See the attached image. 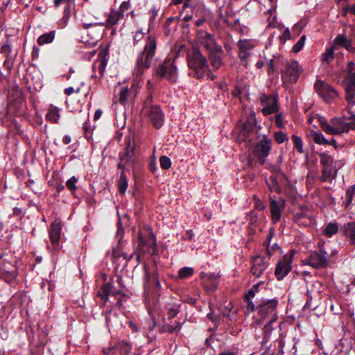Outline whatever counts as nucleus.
Here are the masks:
<instances>
[{
    "instance_id": "obj_24",
    "label": "nucleus",
    "mask_w": 355,
    "mask_h": 355,
    "mask_svg": "<svg viewBox=\"0 0 355 355\" xmlns=\"http://www.w3.org/2000/svg\"><path fill=\"white\" fill-rule=\"evenodd\" d=\"M99 37V31H94L93 30H91V31H87L83 33L81 36V40L82 42L85 44H87L90 46H94L97 44Z\"/></svg>"
},
{
    "instance_id": "obj_5",
    "label": "nucleus",
    "mask_w": 355,
    "mask_h": 355,
    "mask_svg": "<svg viewBox=\"0 0 355 355\" xmlns=\"http://www.w3.org/2000/svg\"><path fill=\"white\" fill-rule=\"evenodd\" d=\"M278 302L276 300H268L259 304L257 309L260 320L264 321L266 318L269 320V324H273L277 318V306Z\"/></svg>"
},
{
    "instance_id": "obj_55",
    "label": "nucleus",
    "mask_w": 355,
    "mask_h": 355,
    "mask_svg": "<svg viewBox=\"0 0 355 355\" xmlns=\"http://www.w3.org/2000/svg\"><path fill=\"white\" fill-rule=\"evenodd\" d=\"M179 310L178 308L175 306H172L171 307L168 308V318L170 319L174 318L177 314L178 313Z\"/></svg>"
},
{
    "instance_id": "obj_52",
    "label": "nucleus",
    "mask_w": 355,
    "mask_h": 355,
    "mask_svg": "<svg viewBox=\"0 0 355 355\" xmlns=\"http://www.w3.org/2000/svg\"><path fill=\"white\" fill-rule=\"evenodd\" d=\"M275 139L278 144H282L286 139V135L282 132H277L275 133Z\"/></svg>"
},
{
    "instance_id": "obj_44",
    "label": "nucleus",
    "mask_w": 355,
    "mask_h": 355,
    "mask_svg": "<svg viewBox=\"0 0 355 355\" xmlns=\"http://www.w3.org/2000/svg\"><path fill=\"white\" fill-rule=\"evenodd\" d=\"M291 139H292V141H293L294 146H295V148L297 149V150L299 153H302L304 152V150H303V144H302V141L301 138L293 135H292Z\"/></svg>"
},
{
    "instance_id": "obj_15",
    "label": "nucleus",
    "mask_w": 355,
    "mask_h": 355,
    "mask_svg": "<svg viewBox=\"0 0 355 355\" xmlns=\"http://www.w3.org/2000/svg\"><path fill=\"white\" fill-rule=\"evenodd\" d=\"M293 256V253L284 255L277 264L275 274L278 279H282L291 271Z\"/></svg>"
},
{
    "instance_id": "obj_8",
    "label": "nucleus",
    "mask_w": 355,
    "mask_h": 355,
    "mask_svg": "<svg viewBox=\"0 0 355 355\" xmlns=\"http://www.w3.org/2000/svg\"><path fill=\"white\" fill-rule=\"evenodd\" d=\"M320 163L322 165L321 180L323 182L331 180L336 176V170L333 168V157L326 153H321Z\"/></svg>"
},
{
    "instance_id": "obj_41",
    "label": "nucleus",
    "mask_w": 355,
    "mask_h": 355,
    "mask_svg": "<svg viewBox=\"0 0 355 355\" xmlns=\"http://www.w3.org/2000/svg\"><path fill=\"white\" fill-rule=\"evenodd\" d=\"M237 46L239 50L248 51L252 49L254 47V43L249 40H241L238 42Z\"/></svg>"
},
{
    "instance_id": "obj_47",
    "label": "nucleus",
    "mask_w": 355,
    "mask_h": 355,
    "mask_svg": "<svg viewBox=\"0 0 355 355\" xmlns=\"http://www.w3.org/2000/svg\"><path fill=\"white\" fill-rule=\"evenodd\" d=\"M250 53L248 51L239 50V57L242 61V64L244 67H247L248 65V58L250 57Z\"/></svg>"
},
{
    "instance_id": "obj_14",
    "label": "nucleus",
    "mask_w": 355,
    "mask_h": 355,
    "mask_svg": "<svg viewBox=\"0 0 355 355\" xmlns=\"http://www.w3.org/2000/svg\"><path fill=\"white\" fill-rule=\"evenodd\" d=\"M260 101L263 106L262 113L264 115H269L278 111L277 96L274 95L268 96L263 94H261Z\"/></svg>"
},
{
    "instance_id": "obj_34",
    "label": "nucleus",
    "mask_w": 355,
    "mask_h": 355,
    "mask_svg": "<svg viewBox=\"0 0 355 355\" xmlns=\"http://www.w3.org/2000/svg\"><path fill=\"white\" fill-rule=\"evenodd\" d=\"M112 292V285L110 283L105 284L98 293V295L103 300V306H105L108 300V296Z\"/></svg>"
},
{
    "instance_id": "obj_25",
    "label": "nucleus",
    "mask_w": 355,
    "mask_h": 355,
    "mask_svg": "<svg viewBox=\"0 0 355 355\" xmlns=\"http://www.w3.org/2000/svg\"><path fill=\"white\" fill-rule=\"evenodd\" d=\"M338 46H342L348 51H353L352 42L347 40L345 35H338L334 40L333 47L336 49Z\"/></svg>"
},
{
    "instance_id": "obj_18",
    "label": "nucleus",
    "mask_w": 355,
    "mask_h": 355,
    "mask_svg": "<svg viewBox=\"0 0 355 355\" xmlns=\"http://www.w3.org/2000/svg\"><path fill=\"white\" fill-rule=\"evenodd\" d=\"M106 51L101 50L98 53V58L93 64V75L96 78L103 77L105 67L107 65Z\"/></svg>"
},
{
    "instance_id": "obj_57",
    "label": "nucleus",
    "mask_w": 355,
    "mask_h": 355,
    "mask_svg": "<svg viewBox=\"0 0 355 355\" xmlns=\"http://www.w3.org/2000/svg\"><path fill=\"white\" fill-rule=\"evenodd\" d=\"M253 199L254 201V205L255 207L259 210H263L265 209V206L263 205V203L261 202L259 199L257 198L256 196H253Z\"/></svg>"
},
{
    "instance_id": "obj_49",
    "label": "nucleus",
    "mask_w": 355,
    "mask_h": 355,
    "mask_svg": "<svg viewBox=\"0 0 355 355\" xmlns=\"http://www.w3.org/2000/svg\"><path fill=\"white\" fill-rule=\"evenodd\" d=\"M160 166L164 169H168L171 166V159L167 156H161L159 158Z\"/></svg>"
},
{
    "instance_id": "obj_59",
    "label": "nucleus",
    "mask_w": 355,
    "mask_h": 355,
    "mask_svg": "<svg viewBox=\"0 0 355 355\" xmlns=\"http://www.w3.org/2000/svg\"><path fill=\"white\" fill-rule=\"evenodd\" d=\"M71 2V0H54V5L55 7H58L62 3L65 6H69Z\"/></svg>"
},
{
    "instance_id": "obj_13",
    "label": "nucleus",
    "mask_w": 355,
    "mask_h": 355,
    "mask_svg": "<svg viewBox=\"0 0 355 355\" xmlns=\"http://www.w3.org/2000/svg\"><path fill=\"white\" fill-rule=\"evenodd\" d=\"M130 8V4L128 1H123L119 9L117 10H112L107 16L106 20V26L108 28H113L118 22L123 18L124 12Z\"/></svg>"
},
{
    "instance_id": "obj_51",
    "label": "nucleus",
    "mask_w": 355,
    "mask_h": 355,
    "mask_svg": "<svg viewBox=\"0 0 355 355\" xmlns=\"http://www.w3.org/2000/svg\"><path fill=\"white\" fill-rule=\"evenodd\" d=\"M80 93V87L79 86H77V87H69L68 88H66L64 89V94L67 96H70L73 93Z\"/></svg>"
},
{
    "instance_id": "obj_12",
    "label": "nucleus",
    "mask_w": 355,
    "mask_h": 355,
    "mask_svg": "<svg viewBox=\"0 0 355 355\" xmlns=\"http://www.w3.org/2000/svg\"><path fill=\"white\" fill-rule=\"evenodd\" d=\"M300 72L298 62L291 60L286 62V69L282 71V79L291 83H296Z\"/></svg>"
},
{
    "instance_id": "obj_30",
    "label": "nucleus",
    "mask_w": 355,
    "mask_h": 355,
    "mask_svg": "<svg viewBox=\"0 0 355 355\" xmlns=\"http://www.w3.org/2000/svg\"><path fill=\"white\" fill-rule=\"evenodd\" d=\"M218 280L214 275H207L202 278V284L208 291H214L218 285Z\"/></svg>"
},
{
    "instance_id": "obj_39",
    "label": "nucleus",
    "mask_w": 355,
    "mask_h": 355,
    "mask_svg": "<svg viewBox=\"0 0 355 355\" xmlns=\"http://www.w3.org/2000/svg\"><path fill=\"white\" fill-rule=\"evenodd\" d=\"M276 7H277V5L275 3H274L268 10V12L270 14V16L268 17V24L267 26V28L275 27L277 17L275 15H273V12L275 10Z\"/></svg>"
},
{
    "instance_id": "obj_2",
    "label": "nucleus",
    "mask_w": 355,
    "mask_h": 355,
    "mask_svg": "<svg viewBox=\"0 0 355 355\" xmlns=\"http://www.w3.org/2000/svg\"><path fill=\"white\" fill-rule=\"evenodd\" d=\"M156 48L155 37L153 35H148L144 50L139 53L137 58L135 67V72L137 75H141L146 69L150 67L152 59L155 54Z\"/></svg>"
},
{
    "instance_id": "obj_26",
    "label": "nucleus",
    "mask_w": 355,
    "mask_h": 355,
    "mask_svg": "<svg viewBox=\"0 0 355 355\" xmlns=\"http://www.w3.org/2000/svg\"><path fill=\"white\" fill-rule=\"evenodd\" d=\"M0 273L8 274L14 277L17 273V268L10 261H6L3 259V257H2V263L0 265Z\"/></svg>"
},
{
    "instance_id": "obj_61",
    "label": "nucleus",
    "mask_w": 355,
    "mask_h": 355,
    "mask_svg": "<svg viewBox=\"0 0 355 355\" xmlns=\"http://www.w3.org/2000/svg\"><path fill=\"white\" fill-rule=\"evenodd\" d=\"M245 300L248 302V309L252 311L255 310L254 304L252 303V302L250 300L248 295L245 296Z\"/></svg>"
},
{
    "instance_id": "obj_54",
    "label": "nucleus",
    "mask_w": 355,
    "mask_h": 355,
    "mask_svg": "<svg viewBox=\"0 0 355 355\" xmlns=\"http://www.w3.org/2000/svg\"><path fill=\"white\" fill-rule=\"evenodd\" d=\"M144 34L141 31H137L133 37L134 44H137L144 39Z\"/></svg>"
},
{
    "instance_id": "obj_46",
    "label": "nucleus",
    "mask_w": 355,
    "mask_h": 355,
    "mask_svg": "<svg viewBox=\"0 0 355 355\" xmlns=\"http://www.w3.org/2000/svg\"><path fill=\"white\" fill-rule=\"evenodd\" d=\"M354 191H355V185L352 186L347 190L346 194H345V198H346L345 207H346L351 204L353 197H354Z\"/></svg>"
},
{
    "instance_id": "obj_6",
    "label": "nucleus",
    "mask_w": 355,
    "mask_h": 355,
    "mask_svg": "<svg viewBox=\"0 0 355 355\" xmlns=\"http://www.w3.org/2000/svg\"><path fill=\"white\" fill-rule=\"evenodd\" d=\"M155 75L157 78H166L172 83L176 82L178 73L174 61L165 60L155 69Z\"/></svg>"
},
{
    "instance_id": "obj_19",
    "label": "nucleus",
    "mask_w": 355,
    "mask_h": 355,
    "mask_svg": "<svg viewBox=\"0 0 355 355\" xmlns=\"http://www.w3.org/2000/svg\"><path fill=\"white\" fill-rule=\"evenodd\" d=\"M267 268L268 262L264 257L257 256L253 258L251 272L254 276L259 277L266 271Z\"/></svg>"
},
{
    "instance_id": "obj_27",
    "label": "nucleus",
    "mask_w": 355,
    "mask_h": 355,
    "mask_svg": "<svg viewBox=\"0 0 355 355\" xmlns=\"http://www.w3.org/2000/svg\"><path fill=\"white\" fill-rule=\"evenodd\" d=\"M146 282L149 286H153L156 288H159L161 286L158 273L156 270H153L151 272L146 270Z\"/></svg>"
},
{
    "instance_id": "obj_9",
    "label": "nucleus",
    "mask_w": 355,
    "mask_h": 355,
    "mask_svg": "<svg viewBox=\"0 0 355 355\" xmlns=\"http://www.w3.org/2000/svg\"><path fill=\"white\" fill-rule=\"evenodd\" d=\"M303 264L309 265L315 269L326 268L328 266L327 253L322 249L314 251L308 259L303 261Z\"/></svg>"
},
{
    "instance_id": "obj_21",
    "label": "nucleus",
    "mask_w": 355,
    "mask_h": 355,
    "mask_svg": "<svg viewBox=\"0 0 355 355\" xmlns=\"http://www.w3.org/2000/svg\"><path fill=\"white\" fill-rule=\"evenodd\" d=\"M279 203L274 199L270 198V209L271 213V219L274 223L279 221L281 218V213L284 207V200H280Z\"/></svg>"
},
{
    "instance_id": "obj_35",
    "label": "nucleus",
    "mask_w": 355,
    "mask_h": 355,
    "mask_svg": "<svg viewBox=\"0 0 355 355\" xmlns=\"http://www.w3.org/2000/svg\"><path fill=\"white\" fill-rule=\"evenodd\" d=\"M119 355H128L131 349V345L129 343L121 340L114 345Z\"/></svg>"
},
{
    "instance_id": "obj_1",
    "label": "nucleus",
    "mask_w": 355,
    "mask_h": 355,
    "mask_svg": "<svg viewBox=\"0 0 355 355\" xmlns=\"http://www.w3.org/2000/svg\"><path fill=\"white\" fill-rule=\"evenodd\" d=\"M187 65L192 71L193 76L201 79L208 76L211 80H214L216 76L212 75L207 59L204 55L199 46L194 45L187 52Z\"/></svg>"
},
{
    "instance_id": "obj_3",
    "label": "nucleus",
    "mask_w": 355,
    "mask_h": 355,
    "mask_svg": "<svg viewBox=\"0 0 355 355\" xmlns=\"http://www.w3.org/2000/svg\"><path fill=\"white\" fill-rule=\"evenodd\" d=\"M152 99V96H149L144 101L142 114L150 121L155 128L158 129L164 123V114L158 105L151 104Z\"/></svg>"
},
{
    "instance_id": "obj_64",
    "label": "nucleus",
    "mask_w": 355,
    "mask_h": 355,
    "mask_svg": "<svg viewBox=\"0 0 355 355\" xmlns=\"http://www.w3.org/2000/svg\"><path fill=\"white\" fill-rule=\"evenodd\" d=\"M268 73H273L274 71V62H273V60H270V62L268 63Z\"/></svg>"
},
{
    "instance_id": "obj_28",
    "label": "nucleus",
    "mask_w": 355,
    "mask_h": 355,
    "mask_svg": "<svg viewBox=\"0 0 355 355\" xmlns=\"http://www.w3.org/2000/svg\"><path fill=\"white\" fill-rule=\"evenodd\" d=\"M132 94L131 91L128 89V87H121L119 88V100H116L117 96L114 97V103H116L118 101L125 105L129 98H130Z\"/></svg>"
},
{
    "instance_id": "obj_4",
    "label": "nucleus",
    "mask_w": 355,
    "mask_h": 355,
    "mask_svg": "<svg viewBox=\"0 0 355 355\" xmlns=\"http://www.w3.org/2000/svg\"><path fill=\"white\" fill-rule=\"evenodd\" d=\"M318 121L321 128L329 135H340L349 132L351 128L350 124L345 123L341 118H333L328 123L324 117L320 116Z\"/></svg>"
},
{
    "instance_id": "obj_23",
    "label": "nucleus",
    "mask_w": 355,
    "mask_h": 355,
    "mask_svg": "<svg viewBox=\"0 0 355 355\" xmlns=\"http://www.w3.org/2000/svg\"><path fill=\"white\" fill-rule=\"evenodd\" d=\"M61 235V225L55 221L51 225L49 238L53 248L58 245Z\"/></svg>"
},
{
    "instance_id": "obj_63",
    "label": "nucleus",
    "mask_w": 355,
    "mask_h": 355,
    "mask_svg": "<svg viewBox=\"0 0 355 355\" xmlns=\"http://www.w3.org/2000/svg\"><path fill=\"white\" fill-rule=\"evenodd\" d=\"M103 25H104L103 23H97V22L90 23V24H87V23L83 24V26L85 29H88L90 27H94L96 26H103Z\"/></svg>"
},
{
    "instance_id": "obj_53",
    "label": "nucleus",
    "mask_w": 355,
    "mask_h": 355,
    "mask_svg": "<svg viewBox=\"0 0 355 355\" xmlns=\"http://www.w3.org/2000/svg\"><path fill=\"white\" fill-rule=\"evenodd\" d=\"M291 38V33L288 28H286L282 34L279 36V40L282 43H285L287 40Z\"/></svg>"
},
{
    "instance_id": "obj_29",
    "label": "nucleus",
    "mask_w": 355,
    "mask_h": 355,
    "mask_svg": "<svg viewBox=\"0 0 355 355\" xmlns=\"http://www.w3.org/2000/svg\"><path fill=\"white\" fill-rule=\"evenodd\" d=\"M342 230L344 234L349 239L351 244L355 245V222L345 224Z\"/></svg>"
},
{
    "instance_id": "obj_17",
    "label": "nucleus",
    "mask_w": 355,
    "mask_h": 355,
    "mask_svg": "<svg viewBox=\"0 0 355 355\" xmlns=\"http://www.w3.org/2000/svg\"><path fill=\"white\" fill-rule=\"evenodd\" d=\"M138 239L139 241V248L143 252H151L155 254L157 250L156 248L155 236L151 231L148 232V239L146 241L141 233L139 234Z\"/></svg>"
},
{
    "instance_id": "obj_43",
    "label": "nucleus",
    "mask_w": 355,
    "mask_h": 355,
    "mask_svg": "<svg viewBox=\"0 0 355 355\" xmlns=\"http://www.w3.org/2000/svg\"><path fill=\"white\" fill-rule=\"evenodd\" d=\"M193 274V269L189 267H184L180 269L178 277L180 279H185L191 277Z\"/></svg>"
},
{
    "instance_id": "obj_42",
    "label": "nucleus",
    "mask_w": 355,
    "mask_h": 355,
    "mask_svg": "<svg viewBox=\"0 0 355 355\" xmlns=\"http://www.w3.org/2000/svg\"><path fill=\"white\" fill-rule=\"evenodd\" d=\"M270 181L271 182V183H268L269 189L271 191L279 193L281 191V189L279 185L277 177L276 176H270Z\"/></svg>"
},
{
    "instance_id": "obj_36",
    "label": "nucleus",
    "mask_w": 355,
    "mask_h": 355,
    "mask_svg": "<svg viewBox=\"0 0 355 355\" xmlns=\"http://www.w3.org/2000/svg\"><path fill=\"white\" fill-rule=\"evenodd\" d=\"M55 32L54 31L42 35L37 39L38 44L44 45L52 42L55 38Z\"/></svg>"
},
{
    "instance_id": "obj_58",
    "label": "nucleus",
    "mask_w": 355,
    "mask_h": 355,
    "mask_svg": "<svg viewBox=\"0 0 355 355\" xmlns=\"http://www.w3.org/2000/svg\"><path fill=\"white\" fill-rule=\"evenodd\" d=\"M262 282L259 283V284H256L255 285L253 286V287L248 291V293L246 295H248L249 297H254L255 295V293L256 291H257V289H258V286L261 284Z\"/></svg>"
},
{
    "instance_id": "obj_40",
    "label": "nucleus",
    "mask_w": 355,
    "mask_h": 355,
    "mask_svg": "<svg viewBox=\"0 0 355 355\" xmlns=\"http://www.w3.org/2000/svg\"><path fill=\"white\" fill-rule=\"evenodd\" d=\"M338 230V224L336 222L329 223L324 230V234L328 237L336 234Z\"/></svg>"
},
{
    "instance_id": "obj_16",
    "label": "nucleus",
    "mask_w": 355,
    "mask_h": 355,
    "mask_svg": "<svg viewBox=\"0 0 355 355\" xmlns=\"http://www.w3.org/2000/svg\"><path fill=\"white\" fill-rule=\"evenodd\" d=\"M315 87L318 93L326 101L334 99L338 96L337 91L322 81H318Z\"/></svg>"
},
{
    "instance_id": "obj_60",
    "label": "nucleus",
    "mask_w": 355,
    "mask_h": 355,
    "mask_svg": "<svg viewBox=\"0 0 355 355\" xmlns=\"http://www.w3.org/2000/svg\"><path fill=\"white\" fill-rule=\"evenodd\" d=\"M272 324H269V320L268 321L267 324L264 326L263 330L266 336H268L270 334V332L272 329Z\"/></svg>"
},
{
    "instance_id": "obj_48",
    "label": "nucleus",
    "mask_w": 355,
    "mask_h": 355,
    "mask_svg": "<svg viewBox=\"0 0 355 355\" xmlns=\"http://www.w3.org/2000/svg\"><path fill=\"white\" fill-rule=\"evenodd\" d=\"M181 327L182 325L180 323H178L175 326L168 324L164 327V331L169 334H173L178 332L180 330Z\"/></svg>"
},
{
    "instance_id": "obj_32",
    "label": "nucleus",
    "mask_w": 355,
    "mask_h": 355,
    "mask_svg": "<svg viewBox=\"0 0 355 355\" xmlns=\"http://www.w3.org/2000/svg\"><path fill=\"white\" fill-rule=\"evenodd\" d=\"M59 111L57 107L51 105L46 114V119L52 123H58L60 117Z\"/></svg>"
},
{
    "instance_id": "obj_10",
    "label": "nucleus",
    "mask_w": 355,
    "mask_h": 355,
    "mask_svg": "<svg viewBox=\"0 0 355 355\" xmlns=\"http://www.w3.org/2000/svg\"><path fill=\"white\" fill-rule=\"evenodd\" d=\"M272 141L263 137L258 142L253 150L254 155L259 159L261 165L264 164L266 157L269 155L271 150Z\"/></svg>"
},
{
    "instance_id": "obj_62",
    "label": "nucleus",
    "mask_w": 355,
    "mask_h": 355,
    "mask_svg": "<svg viewBox=\"0 0 355 355\" xmlns=\"http://www.w3.org/2000/svg\"><path fill=\"white\" fill-rule=\"evenodd\" d=\"M275 123L278 128H282L284 127L283 123H282V115L280 114L276 115Z\"/></svg>"
},
{
    "instance_id": "obj_45",
    "label": "nucleus",
    "mask_w": 355,
    "mask_h": 355,
    "mask_svg": "<svg viewBox=\"0 0 355 355\" xmlns=\"http://www.w3.org/2000/svg\"><path fill=\"white\" fill-rule=\"evenodd\" d=\"M306 38V37L305 35H303L302 36H301V37L300 38L298 42L293 46V49H292L293 52L297 53L302 50V49L303 48V46L304 45Z\"/></svg>"
},
{
    "instance_id": "obj_7",
    "label": "nucleus",
    "mask_w": 355,
    "mask_h": 355,
    "mask_svg": "<svg viewBox=\"0 0 355 355\" xmlns=\"http://www.w3.org/2000/svg\"><path fill=\"white\" fill-rule=\"evenodd\" d=\"M348 73L346 77V100L349 104L355 103V63L349 62L347 67Z\"/></svg>"
},
{
    "instance_id": "obj_38",
    "label": "nucleus",
    "mask_w": 355,
    "mask_h": 355,
    "mask_svg": "<svg viewBox=\"0 0 355 355\" xmlns=\"http://www.w3.org/2000/svg\"><path fill=\"white\" fill-rule=\"evenodd\" d=\"M334 47L331 46L324 52L321 55V60L323 63H330L334 59Z\"/></svg>"
},
{
    "instance_id": "obj_31",
    "label": "nucleus",
    "mask_w": 355,
    "mask_h": 355,
    "mask_svg": "<svg viewBox=\"0 0 355 355\" xmlns=\"http://www.w3.org/2000/svg\"><path fill=\"white\" fill-rule=\"evenodd\" d=\"M118 168L122 170L120 179L118 182L119 191L121 194H124L128 187V180L125 175L124 164L122 163H119Z\"/></svg>"
},
{
    "instance_id": "obj_11",
    "label": "nucleus",
    "mask_w": 355,
    "mask_h": 355,
    "mask_svg": "<svg viewBox=\"0 0 355 355\" xmlns=\"http://www.w3.org/2000/svg\"><path fill=\"white\" fill-rule=\"evenodd\" d=\"M198 40L199 43L209 53L216 51L218 53H223L221 46L218 45L214 37L209 33L206 32H200L198 33Z\"/></svg>"
},
{
    "instance_id": "obj_37",
    "label": "nucleus",
    "mask_w": 355,
    "mask_h": 355,
    "mask_svg": "<svg viewBox=\"0 0 355 355\" xmlns=\"http://www.w3.org/2000/svg\"><path fill=\"white\" fill-rule=\"evenodd\" d=\"M310 135L313 140L319 145H327L329 144V141L324 138L320 132L312 130Z\"/></svg>"
},
{
    "instance_id": "obj_50",
    "label": "nucleus",
    "mask_w": 355,
    "mask_h": 355,
    "mask_svg": "<svg viewBox=\"0 0 355 355\" xmlns=\"http://www.w3.org/2000/svg\"><path fill=\"white\" fill-rule=\"evenodd\" d=\"M78 180L75 176L71 177L66 182L67 187L71 191L74 192L76 189V184Z\"/></svg>"
},
{
    "instance_id": "obj_20",
    "label": "nucleus",
    "mask_w": 355,
    "mask_h": 355,
    "mask_svg": "<svg viewBox=\"0 0 355 355\" xmlns=\"http://www.w3.org/2000/svg\"><path fill=\"white\" fill-rule=\"evenodd\" d=\"M135 155V147L131 144L130 136L125 138V149L124 152L120 154L121 162L124 165L130 162Z\"/></svg>"
},
{
    "instance_id": "obj_56",
    "label": "nucleus",
    "mask_w": 355,
    "mask_h": 355,
    "mask_svg": "<svg viewBox=\"0 0 355 355\" xmlns=\"http://www.w3.org/2000/svg\"><path fill=\"white\" fill-rule=\"evenodd\" d=\"M103 353L106 355H117L118 351H116V348L114 346L107 349H104Z\"/></svg>"
},
{
    "instance_id": "obj_22",
    "label": "nucleus",
    "mask_w": 355,
    "mask_h": 355,
    "mask_svg": "<svg viewBox=\"0 0 355 355\" xmlns=\"http://www.w3.org/2000/svg\"><path fill=\"white\" fill-rule=\"evenodd\" d=\"M255 125L256 119L254 116H250L243 124L242 129L239 133V137L243 141L247 140L248 134L254 130Z\"/></svg>"
},
{
    "instance_id": "obj_33",
    "label": "nucleus",
    "mask_w": 355,
    "mask_h": 355,
    "mask_svg": "<svg viewBox=\"0 0 355 355\" xmlns=\"http://www.w3.org/2000/svg\"><path fill=\"white\" fill-rule=\"evenodd\" d=\"M222 53H223L216 52V51H213L212 52L208 53L211 64L212 67L216 70L218 69L223 64L220 57V54Z\"/></svg>"
}]
</instances>
